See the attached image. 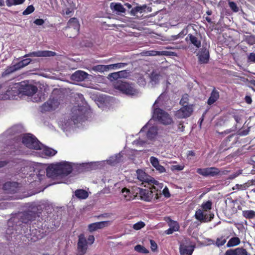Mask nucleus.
I'll use <instances>...</instances> for the list:
<instances>
[{
    "label": "nucleus",
    "instance_id": "f257e3e1",
    "mask_svg": "<svg viewBox=\"0 0 255 255\" xmlns=\"http://www.w3.org/2000/svg\"><path fill=\"white\" fill-rule=\"evenodd\" d=\"M64 97V94L60 90L54 89L49 99L41 106V112H45L55 110L58 107Z\"/></svg>",
    "mask_w": 255,
    "mask_h": 255
},
{
    "label": "nucleus",
    "instance_id": "f03ea898",
    "mask_svg": "<svg viewBox=\"0 0 255 255\" xmlns=\"http://www.w3.org/2000/svg\"><path fill=\"white\" fill-rule=\"evenodd\" d=\"M5 87L2 89L4 90V94H1L0 98L3 100L14 99L20 94L19 83H11L9 85L6 83H3Z\"/></svg>",
    "mask_w": 255,
    "mask_h": 255
},
{
    "label": "nucleus",
    "instance_id": "7ed1b4c3",
    "mask_svg": "<svg viewBox=\"0 0 255 255\" xmlns=\"http://www.w3.org/2000/svg\"><path fill=\"white\" fill-rule=\"evenodd\" d=\"M114 88L123 94L128 96H134L138 93V90L133 84L118 80L114 83Z\"/></svg>",
    "mask_w": 255,
    "mask_h": 255
},
{
    "label": "nucleus",
    "instance_id": "20e7f679",
    "mask_svg": "<svg viewBox=\"0 0 255 255\" xmlns=\"http://www.w3.org/2000/svg\"><path fill=\"white\" fill-rule=\"evenodd\" d=\"M22 142L27 148L35 150H41L43 145L37 138L30 133H27L22 137Z\"/></svg>",
    "mask_w": 255,
    "mask_h": 255
},
{
    "label": "nucleus",
    "instance_id": "39448f33",
    "mask_svg": "<svg viewBox=\"0 0 255 255\" xmlns=\"http://www.w3.org/2000/svg\"><path fill=\"white\" fill-rule=\"evenodd\" d=\"M20 94L31 96L34 95L37 91V88L36 86L30 84L28 81H23L19 82Z\"/></svg>",
    "mask_w": 255,
    "mask_h": 255
},
{
    "label": "nucleus",
    "instance_id": "423d86ee",
    "mask_svg": "<svg viewBox=\"0 0 255 255\" xmlns=\"http://www.w3.org/2000/svg\"><path fill=\"white\" fill-rule=\"evenodd\" d=\"M147 189H142L140 188H136V194H139L140 199L146 202H150L152 199L156 200L154 198L155 194L154 191L151 189L150 185L146 186Z\"/></svg>",
    "mask_w": 255,
    "mask_h": 255
},
{
    "label": "nucleus",
    "instance_id": "0eeeda50",
    "mask_svg": "<svg viewBox=\"0 0 255 255\" xmlns=\"http://www.w3.org/2000/svg\"><path fill=\"white\" fill-rule=\"evenodd\" d=\"M226 171H221L220 169L217 167H211L205 168H198L197 172L205 177H214L219 175L225 174Z\"/></svg>",
    "mask_w": 255,
    "mask_h": 255
},
{
    "label": "nucleus",
    "instance_id": "6e6552de",
    "mask_svg": "<svg viewBox=\"0 0 255 255\" xmlns=\"http://www.w3.org/2000/svg\"><path fill=\"white\" fill-rule=\"evenodd\" d=\"M56 164L59 176H67L72 172L73 168L69 162L63 161Z\"/></svg>",
    "mask_w": 255,
    "mask_h": 255
},
{
    "label": "nucleus",
    "instance_id": "1a4fd4ad",
    "mask_svg": "<svg viewBox=\"0 0 255 255\" xmlns=\"http://www.w3.org/2000/svg\"><path fill=\"white\" fill-rule=\"evenodd\" d=\"M197 56L198 59V62L200 64H207L209 61V51L206 47L204 45H203L202 48L199 50Z\"/></svg>",
    "mask_w": 255,
    "mask_h": 255
},
{
    "label": "nucleus",
    "instance_id": "9d476101",
    "mask_svg": "<svg viewBox=\"0 0 255 255\" xmlns=\"http://www.w3.org/2000/svg\"><path fill=\"white\" fill-rule=\"evenodd\" d=\"M136 174L137 179L141 182V184L144 185V187H146L147 185H149L152 181H154L153 177L147 174L141 169H137Z\"/></svg>",
    "mask_w": 255,
    "mask_h": 255
},
{
    "label": "nucleus",
    "instance_id": "9b49d317",
    "mask_svg": "<svg viewBox=\"0 0 255 255\" xmlns=\"http://www.w3.org/2000/svg\"><path fill=\"white\" fill-rule=\"evenodd\" d=\"M194 216L200 223H206L211 221L214 218V215L205 214L202 210L198 209L196 211Z\"/></svg>",
    "mask_w": 255,
    "mask_h": 255
},
{
    "label": "nucleus",
    "instance_id": "f8f14e48",
    "mask_svg": "<svg viewBox=\"0 0 255 255\" xmlns=\"http://www.w3.org/2000/svg\"><path fill=\"white\" fill-rule=\"evenodd\" d=\"M87 241L83 234H80L78 237L77 249L78 255H84L87 250Z\"/></svg>",
    "mask_w": 255,
    "mask_h": 255
},
{
    "label": "nucleus",
    "instance_id": "ddd939ff",
    "mask_svg": "<svg viewBox=\"0 0 255 255\" xmlns=\"http://www.w3.org/2000/svg\"><path fill=\"white\" fill-rule=\"evenodd\" d=\"M71 120L74 125H76L81 121L83 117L82 110L78 107H73L71 110Z\"/></svg>",
    "mask_w": 255,
    "mask_h": 255
},
{
    "label": "nucleus",
    "instance_id": "4468645a",
    "mask_svg": "<svg viewBox=\"0 0 255 255\" xmlns=\"http://www.w3.org/2000/svg\"><path fill=\"white\" fill-rule=\"evenodd\" d=\"M36 216V214L33 211H25L21 213L19 220L23 223L28 224L29 222L34 221Z\"/></svg>",
    "mask_w": 255,
    "mask_h": 255
},
{
    "label": "nucleus",
    "instance_id": "2eb2a0df",
    "mask_svg": "<svg viewBox=\"0 0 255 255\" xmlns=\"http://www.w3.org/2000/svg\"><path fill=\"white\" fill-rule=\"evenodd\" d=\"M56 55V53L49 50H39L30 52L23 57H52Z\"/></svg>",
    "mask_w": 255,
    "mask_h": 255
},
{
    "label": "nucleus",
    "instance_id": "dca6fc26",
    "mask_svg": "<svg viewBox=\"0 0 255 255\" xmlns=\"http://www.w3.org/2000/svg\"><path fill=\"white\" fill-rule=\"evenodd\" d=\"M2 189L7 194L15 193L18 191V183L16 182H7L3 185Z\"/></svg>",
    "mask_w": 255,
    "mask_h": 255
},
{
    "label": "nucleus",
    "instance_id": "f3484780",
    "mask_svg": "<svg viewBox=\"0 0 255 255\" xmlns=\"http://www.w3.org/2000/svg\"><path fill=\"white\" fill-rule=\"evenodd\" d=\"M149 185H150L151 189L153 190V191H155L154 192L155 194L154 198L156 199V200L158 199L161 195V189L163 187V184L159 183L158 181L154 179V181H152Z\"/></svg>",
    "mask_w": 255,
    "mask_h": 255
},
{
    "label": "nucleus",
    "instance_id": "a211bd4d",
    "mask_svg": "<svg viewBox=\"0 0 255 255\" xmlns=\"http://www.w3.org/2000/svg\"><path fill=\"white\" fill-rule=\"evenodd\" d=\"M237 141V138L236 137L235 133L229 135L228 137L225 139L221 143V146L226 147L224 148V150H227L232 146L233 145L235 144Z\"/></svg>",
    "mask_w": 255,
    "mask_h": 255
},
{
    "label": "nucleus",
    "instance_id": "6ab92c4d",
    "mask_svg": "<svg viewBox=\"0 0 255 255\" xmlns=\"http://www.w3.org/2000/svg\"><path fill=\"white\" fill-rule=\"evenodd\" d=\"M191 114V108L190 106H182V107L176 111L175 116L179 119L185 118L189 117Z\"/></svg>",
    "mask_w": 255,
    "mask_h": 255
},
{
    "label": "nucleus",
    "instance_id": "aec40b11",
    "mask_svg": "<svg viewBox=\"0 0 255 255\" xmlns=\"http://www.w3.org/2000/svg\"><path fill=\"white\" fill-rule=\"evenodd\" d=\"M46 171L48 177L54 178L59 176L56 163L49 165L47 167Z\"/></svg>",
    "mask_w": 255,
    "mask_h": 255
},
{
    "label": "nucleus",
    "instance_id": "412c9836",
    "mask_svg": "<svg viewBox=\"0 0 255 255\" xmlns=\"http://www.w3.org/2000/svg\"><path fill=\"white\" fill-rule=\"evenodd\" d=\"M88 74L83 71H76L71 76V79L77 82L84 81L88 77Z\"/></svg>",
    "mask_w": 255,
    "mask_h": 255
},
{
    "label": "nucleus",
    "instance_id": "4be33fe9",
    "mask_svg": "<svg viewBox=\"0 0 255 255\" xmlns=\"http://www.w3.org/2000/svg\"><path fill=\"white\" fill-rule=\"evenodd\" d=\"M65 28H73L75 32V34H77L80 30V24L78 19L76 17L71 18L69 20L67 26Z\"/></svg>",
    "mask_w": 255,
    "mask_h": 255
},
{
    "label": "nucleus",
    "instance_id": "5701e85b",
    "mask_svg": "<svg viewBox=\"0 0 255 255\" xmlns=\"http://www.w3.org/2000/svg\"><path fill=\"white\" fill-rule=\"evenodd\" d=\"M109 225L108 221H101L92 223L89 225L88 230L90 232H93L98 229H103L108 226Z\"/></svg>",
    "mask_w": 255,
    "mask_h": 255
},
{
    "label": "nucleus",
    "instance_id": "b1692460",
    "mask_svg": "<svg viewBox=\"0 0 255 255\" xmlns=\"http://www.w3.org/2000/svg\"><path fill=\"white\" fill-rule=\"evenodd\" d=\"M220 98L219 92L214 87L212 90L210 97L208 98L207 103L208 105L211 106L217 102Z\"/></svg>",
    "mask_w": 255,
    "mask_h": 255
},
{
    "label": "nucleus",
    "instance_id": "393cba45",
    "mask_svg": "<svg viewBox=\"0 0 255 255\" xmlns=\"http://www.w3.org/2000/svg\"><path fill=\"white\" fill-rule=\"evenodd\" d=\"M41 152V156L43 158H46L48 156H52L55 155L57 151L54 149L48 147H44L42 148Z\"/></svg>",
    "mask_w": 255,
    "mask_h": 255
},
{
    "label": "nucleus",
    "instance_id": "a878e982",
    "mask_svg": "<svg viewBox=\"0 0 255 255\" xmlns=\"http://www.w3.org/2000/svg\"><path fill=\"white\" fill-rule=\"evenodd\" d=\"M179 251L181 255H191V245L181 244L180 245Z\"/></svg>",
    "mask_w": 255,
    "mask_h": 255
},
{
    "label": "nucleus",
    "instance_id": "bb28decb",
    "mask_svg": "<svg viewBox=\"0 0 255 255\" xmlns=\"http://www.w3.org/2000/svg\"><path fill=\"white\" fill-rule=\"evenodd\" d=\"M74 194L75 196L80 199H86L89 196L88 192L84 189H77Z\"/></svg>",
    "mask_w": 255,
    "mask_h": 255
},
{
    "label": "nucleus",
    "instance_id": "cd10ccee",
    "mask_svg": "<svg viewBox=\"0 0 255 255\" xmlns=\"http://www.w3.org/2000/svg\"><path fill=\"white\" fill-rule=\"evenodd\" d=\"M17 70H18V69L16 64H14L13 65H10L9 66H8L5 69V70L2 73L1 76L2 77H6Z\"/></svg>",
    "mask_w": 255,
    "mask_h": 255
},
{
    "label": "nucleus",
    "instance_id": "c85d7f7f",
    "mask_svg": "<svg viewBox=\"0 0 255 255\" xmlns=\"http://www.w3.org/2000/svg\"><path fill=\"white\" fill-rule=\"evenodd\" d=\"M159 122L165 125H170L172 123V120L169 115V114L166 112H164V114L161 117V119L159 120Z\"/></svg>",
    "mask_w": 255,
    "mask_h": 255
},
{
    "label": "nucleus",
    "instance_id": "c756f323",
    "mask_svg": "<svg viewBox=\"0 0 255 255\" xmlns=\"http://www.w3.org/2000/svg\"><path fill=\"white\" fill-rule=\"evenodd\" d=\"M165 111L160 108H156L154 110L153 113V118L157 121L161 119L163 114H164Z\"/></svg>",
    "mask_w": 255,
    "mask_h": 255
},
{
    "label": "nucleus",
    "instance_id": "7c9ffc66",
    "mask_svg": "<svg viewBox=\"0 0 255 255\" xmlns=\"http://www.w3.org/2000/svg\"><path fill=\"white\" fill-rule=\"evenodd\" d=\"M157 134V128L155 127H150L146 133V136L148 139H151L154 138Z\"/></svg>",
    "mask_w": 255,
    "mask_h": 255
},
{
    "label": "nucleus",
    "instance_id": "2f4dec72",
    "mask_svg": "<svg viewBox=\"0 0 255 255\" xmlns=\"http://www.w3.org/2000/svg\"><path fill=\"white\" fill-rule=\"evenodd\" d=\"M241 243L239 238L235 237L231 238L227 244V247L231 248L239 245Z\"/></svg>",
    "mask_w": 255,
    "mask_h": 255
},
{
    "label": "nucleus",
    "instance_id": "473e14b6",
    "mask_svg": "<svg viewBox=\"0 0 255 255\" xmlns=\"http://www.w3.org/2000/svg\"><path fill=\"white\" fill-rule=\"evenodd\" d=\"M229 238V236L222 235L220 237L217 238L215 245L218 247H222L225 245Z\"/></svg>",
    "mask_w": 255,
    "mask_h": 255
},
{
    "label": "nucleus",
    "instance_id": "72a5a7b5",
    "mask_svg": "<svg viewBox=\"0 0 255 255\" xmlns=\"http://www.w3.org/2000/svg\"><path fill=\"white\" fill-rule=\"evenodd\" d=\"M146 6V5H143L142 6H136L131 9L130 10V14L131 15L135 16L137 13H142L143 11L145 10Z\"/></svg>",
    "mask_w": 255,
    "mask_h": 255
},
{
    "label": "nucleus",
    "instance_id": "f704fd0d",
    "mask_svg": "<svg viewBox=\"0 0 255 255\" xmlns=\"http://www.w3.org/2000/svg\"><path fill=\"white\" fill-rule=\"evenodd\" d=\"M166 221L170 228L174 230L175 231H178L179 230L180 227L177 221L172 220L169 217L168 218Z\"/></svg>",
    "mask_w": 255,
    "mask_h": 255
},
{
    "label": "nucleus",
    "instance_id": "c9c22d12",
    "mask_svg": "<svg viewBox=\"0 0 255 255\" xmlns=\"http://www.w3.org/2000/svg\"><path fill=\"white\" fill-rule=\"evenodd\" d=\"M31 59L30 58H26L20 61L15 64L18 69L19 70L28 65L31 62Z\"/></svg>",
    "mask_w": 255,
    "mask_h": 255
},
{
    "label": "nucleus",
    "instance_id": "e433bc0d",
    "mask_svg": "<svg viewBox=\"0 0 255 255\" xmlns=\"http://www.w3.org/2000/svg\"><path fill=\"white\" fill-rule=\"evenodd\" d=\"M244 40L249 45H253L255 44V35L253 34L245 35Z\"/></svg>",
    "mask_w": 255,
    "mask_h": 255
},
{
    "label": "nucleus",
    "instance_id": "4c0bfd02",
    "mask_svg": "<svg viewBox=\"0 0 255 255\" xmlns=\"http://www.w3.org/2000/svg\"><path fill=\"white\" fill-rule=\"evenodd\" d=\"M242 215L246 219H253L255 218V211L252 210H245L243 211Z\"/></svg>",
    "mask_w": 255,
    "mask_h": 255
},
{
    "label": "nucleus",
    "instance_id": "58836bf2",
    "mask_svg": "<svg viewBox=\"0 0 255 255\" xmlns=\"http://www.w3.org/2000/svg\"><path fill=\"white\" fill-rule=\"evenodd\" d=\"M212 202L210 200H208L205 202H203L201 205L202 209L203 211H208L212 209Z\"/></svg>",
    "mask_w": 255,
    "mask_h": 255
},
{
    "label": "nucleus",
    "instance_id": "ea45409f",
    "mask_svg": "<svg viewBox=\"0 0 255 255\" xmlns=\"http://www.w3.org/2000/svg\"><path fill=\"white\" fill-rule=\"evenodd\" d=\"M108 67L104 65H97L92 67V70L95 72H99L101 73L107 71Z\"/></svg>",
    "mask_w": 255,
    "mask_h": 255
},
{
    "label": "nucleus",
    "instance_id": "a19ab883",
    "mask_svg": "<svg viewBox=\"0 0 255 255\" xmlns=\"http://www.w3.org/2000/svg\"><path fill=\"white\" fill-rule=\"evenodd\" d=\"M25 0H6V5L10 7L12 5L21 4L24 2Z\"/></svg>",
    "mask_w": 255,
    "mask_h": 255
},
{
    "label": "nucleus",
    "instance_id": "79ce46f5",
    "mask_svg": "<svg viewBox=\"0 0 255 255\" xmlns=\"http://www.w3.org/2000/svg\"><path fill=\"white\" fill-rule=\"evenodd\" d=\"M202 37L199 34L197 36H192V44L195 46L197 48H199L201 46Z\"/></svg>",
    "mask_w": 255,
    "mask_h": 255
},
{
    "label": "nucleus",
    "instance_id": "37998d69",
    "mask_svg": "<svg viewBox=\"0 0 255 255\" xmlns=\"http://www.w3.org/2000/svg\"><path fill=\"white\" fill-rule=\"evenodd\" d=\"M152 53L151 54V55H165V56H169V55H172L171 53H173L172 52L170 51H152Z\"/></svg>",
    "mask_w": 255,
    "mask_h": 255
},
{
    "label": "nucleus",
    "instance_id": "c03bdc74",
    "mask_svg": "<svg viewBox=\"0 0 255 255\" xmlns=\"http://www.w3.org/2000/svg\"><path fill=\"white\" fill-rule=\"evenodd\" d=\"M134 250L139 253L147 254L149 253L147 249L140 245L135 246L134 247Z\"/></svg>",
    "mask_w": 255,
    "mask_h": 255
},
{
    "label": "nucleus",
    "instance_id": "a18cd8bd",
    "mask_svg": "<svg viewBox=\"0 0 255 255\" xmlns=\"http://www.w3.org/2000/svg\"><path fill=\"white\" fill-rule=\"evenodd\" d=\"M113 8L115 11L118 12L125 13L126 11V9L124 8L123 5L120 3H116Z\"/></svg>",
    "mask_w": 255,
    "mask_h": 255
},
{
    "label": "nucleus",
    "instance_id": "49530a36",
    "mask_svg": "<svg viewBox=\"0 0 255 255\" xmlns=\"http://www.w3.org/2000/svg\"><path fill=\"white\" fill-rule=\"evenodd\" d=\"M122 193L124 194L125 200L128 201L130 200L132 196L130 195V190L126 188H124L122 190Z\"/></svg>",
    "mask_w": 255,
    "mask_h": 255
},
{
    "label": "nucleus",
    "instance_id": "de8ad7c7",
    "mask_svg": "<svg viewBox=\"0 0 255 255\" xmlns=\"http://www.w3.org/2000/svg\"><path fill=\"white\" fill-rule=\"evenodd\" d=\"M189 96L187 94H184L183 95L180 101V104L182 106H190L191 105H188Z\"/></svg>",
    "mask_w": 255,
    "mask_h": 255
},
{
    "label": "nucleus",
    "instance_id": "09e8293b",
    "mask_svg": "<svg viewBox=\"0 0 255 255\" xmlns=\"http://www.w3.org/2000/svg\"><path fill=\"white\" fill-rule=\"evenodd\" d=\"M228 4L230 8L233 12H238L239 11V7L235 2L229 0L228 1Z\"/></svg>",
    "mask_w": 255,
    "mask_h": 255
},
{
    "label": "nucleus",
    "instance_id": "8fccbe9b",
    "mask_svg": "<svg viewBox=\"0 0 255 255\" xmlns=\"http://www.w3.org/2000/svg\"><path fill=\"white\" fill-rule=\"evenodd\" d=\"M35 10L33 5H28L27 8L23 11L22 14L24 15L29 14L32 13Z\"/></svg>",
    "mask_w": 255,
    "mask_h": 255
},
{
    "label": "nucleus",
    "instance_id": "3c124183",
    "mask_svg": "<svg viewBox=\"0 0 255 255\" xmlns=\"http://www.w3.org/2000/svg\"><path fill=\"white\" fill-rule=\"evenodd\" d=\"M236 255H248L247 251L243 248H237L235 249Z\"/></svg>",
    "mask_w": 255,
    "mask_h": 255
},
{
    "label": "nucleus",
    "instance_id": "603ef678",
    "mask_svg": "<svg viewBox=\"0 0 255 255\" xmlns=\"http://www.w3.org/2000/svg\"><path fill=\"white\" fill-rule=\"evenodd\" d=\"M160 77L159 74L152 72L151 74V80L155 83H157L159 82Z\"/></svg>",
    "mask_w": 255,
    "mask_h": 255
},
{
    "label": "nucleus",
    "instance_id": "864d4df0",
    "mask_svg": "<svg viewBox=\"0 0 255 255\" xmlns=\"http://www.w3.org/2000/svg\"><path fill=\"white\" fill-rule=\"evenodd\" d=\"M145 225V223L143 222L140 221L134 224L133 226V228L135 230H138L143 228Z\"/></svg>",
    "mask_w": 255,
    "mask_h": 255
},
{
    "label": "nucleus",
    "instance_id": "5fc2aeb1",
    "mask_svg": "<svg viewBox=\"0 0 255 255\" xmlns=\"http://www.w3.org/2000/svg\"><path fill=\"white\" fill-rule=\"evenodd\" d=\"M150 161L152 165L155 168L157 166H158L159 164V161L158 159L155 157L151 156L150 158Z\"/></svg>",
    "mask_w": 255,
    "mask_h": 255
},
{
    "label": "nucleus",
    "instance_id": "6e6d98bb",
    "mask_svg": "<svg viewBox=\"0 0 255 255\" xmlns=\"http://www.w3.org/2000/svg\"><path fill=\"white\" fill-rule=\"evenodd\" d=\"M250 131V128H248L246 129L240 130L238 132V134L241 136H245L249 134Z\"/></svg>",
    "mask_w": 255,
    "mask_h": 255
},
{
    "label": "nucleus",
    "instance_id": "4d7b16f0",
    "mask_svg": "<svg viewBox=\"0 0 255 255\" xmlns=\"http://www.w3.org/2000/svg\"><path fill=\"white\" fill-rule=\"evenodd\" d=\"M119 76L118 72H114L109 75V77L111 80H117L119 78Z\"/></svg>",
    "mask_w": 255,
    "mask_h": 255
},
{
    "label": "nucleus",
    "instance_id": "13d9d810",
    "mask_svg": "<svg viewBox=\"0 0 255 255\" xmlns=\"http://www.w3.org/2000/svg\"><path fill=\"white\" fill-rule=\"evenodd\" d=\"M119 78H127L128 76V71L126 70H122L118 72Z\"/></svg>",
    "mask_w": 255,
    "mask_h": 255
},
{
    "label": "nucleus",
    "instance_id": "bf43d9fd",
    "mask_svg": "<svg viewBox=\"0 0 255 255\" xmlns=\"http://www.w3.org/2000/svg\"><path fill=\"white\" fill-rule=\"evenodd\" d=\"M187 34V30L183 29L180 33H179L178 35L173 36V39L176 40L179 37H182L184 35H185Z\"/></svg>",
    "mask_w": 255,
    "mask_h": 255
},
{
    "label": "nucleus",
    "instance_id": "052dcab7",
    "mask_svg": "<svg viewBox=\"0 0 255 255\" xmlns=\"http://www.w3.org/2000/svg\"><path fill=\"white\" fill-rule=\"evenodd\" d=\"M150 246H150L151 250L153 252H155V251H156L157 249V244L155 243V242L153 240H151L150 241Z\"/></svg>",
    "mask_w": 255,
    "mask_h": 255
},
{
    "label": "nucleus",
    "instance_id": "680f3d73",
    "mask_svg": "<svg viewBox=\"0 0 255 255\" xmlns=\"http://www.w3.org/2000/svg\"><path fill=\"white\" fill-rule=\"evenodd\" d=\"M248 61L255 63V53H251L248 56Z\"/></svg>",
    "mask_w": 255,
    "mask_h": 255
},
{
    "label": "nucleus",
    "instance_id": "e2e57ef3",
    "mask_svg": "<svg viewBox=\"0 0 255 255\" xmlns=\"http://www.w3.org/2000/svg\"><path fill=\"white\" fill-rule=\"evenodd\" d=\"M162 194L166 198H169L170 197L169 191L167 187H164V188L163 189Z\"/></svg>",
    "mask_w": 255,
    "mask_h": 255
},
{
    "label": "nucleus",
    "instance_id": "0e129e2a",
    "mask_svg": "<svg viewBox=\"0 0 255 255\" xmlns=\"http://www.w3.org/2000/svg\"><path fill=\"white\" fill-rule=\"evenodd\" d=\"M246 186L245 184L240 185V184H236L235 186L233 187V190H236V189L245 190V189H246Z\"/></svg>",
    "mask_w": 255,
    "mask_h": 255
},
{
    "label": "nucleus",
    "instance_id": "69168bd1",
    "mask_svg": "<svg viewBox=\"0 0 255 255\" xmlns=\"http://www.w3.org/2000/svg\"><path fill=\"white\" fill-rule=\"evenodd\" d=\"M74 9L72 8H67L64 10H63V14L64 15L68 16L71 13L73 12Z\"/></svg>",
    "mask_w": 255,
    "mask_h": 255
},
{
    "label": "nucleus",
    "instance_id": "338daca9",
    "mask_svg": "<svg viewBox=\"0 0 255 255\" xmlns=\"http://www.w3.org/2000/svg\"><path fill=\"white\" fill-rule=\"evenodd\" d=\"M44 23V20L43 19L37 18L34 21V23L36 25H42Z\"/></svg>",
    "mask_w": 255,
    "mask_h": 255
},
{
    "label": "nucleus",
    "instance_id": "774afa93",
    "mask_svg": "<svg viewBox=\"0 0 255 255\" xmlns=\"http://www.w3.org/2000/svg\"><path fill=\"white\" fill-rule=\"evenodd\" d=\"M224 255H236L235 249H229L226 251Z\"/></svg>",
    "mask_w": 255,
    "mask_h": 255
}]
</instances>
